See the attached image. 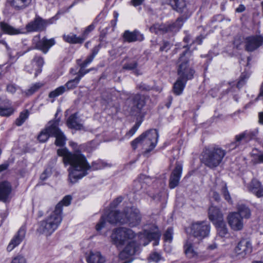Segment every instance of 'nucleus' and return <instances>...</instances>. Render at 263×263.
I'll use <instances>...</instances> for the list:
<instances>
[{"instance_id":"nucleus-16","label":"nucleus","mask_w":263,"mask_h":263,"mask_svg":"<svg viewBox=\"0 0 263 263\" xmlns=\"http://www.w3.org/2000/svg\"><path fill=\"white\" fill-rule=\"evenodd\" d=\"M252 252V246L250 241L243 239L241 240L234 249L236 255L240 258H245Z\"/></svg>"},{"instance_id":"nucleus-29","label":"nucleus","mask_w":263,"mask_h":263,"mask_svg":"<svg viewBox=\"0 0 263 263\" xmlns=\"http://www.w3.org/2000/svg\"><path fill=\"white\" fill-rule=\"evenodd\" d=\"M123 37L125 41L129 43L137 41H142L144 39L143 35L137 30H134L133 32L126 30L123 34Z\"/></svg>"},{"instance_id":"nucleus-7","label":"nucleus","mask_w":263,"mask_h":263,"mask_svg":"<svg viewBox=\"0 0 263 263\" xmlns=\"http://www.w3.org/2000/svg\"><path fill=\"white\" fill-rule=\"evenodd\" d=\"M136 236L135 233L131 229L121 227L115 229L111 235L112 242L117 247H122L126 241Z\"/></svg>"},{"instance_id":"nucleus-55","label":"nucleus","mask_w":263,"mask_h":263,"mask_svg":"<svg viewBox=\"0 0 263 263\" xmlns=\"http://www.w3.org/2000/svg\"><path fill=\"white\" fill-rule=\"evenodd\" d=\"M137 87L138 89L141 91H148L151 89L150 86L143 83H140L138 84L137 86Z\"/></svg>"},{"instance_id":"nucleus-4","label":"nucleus","mask_w":263,"mask_h":263,"mask_svg":"<svg viewBox=\"0 0 263 263\" xmlns=\"http://www.w3.org/2000/svg\"><path fill=\"white\" fill-rule=\"evenodd\" d=\"M62 220L60 204H57L54 210L44 220L39 223L37 232L47 236H50L58 229Z\"/></svg>"},{"instance_id":"nucleus-57","label":"nucleus","mask_w":263,"mask_h":263,"mask_svg":"<svg viewBox=\"0 0 263 263\" xmlns=\"http://www.w3.org/2000/svg\"><path fill=\"white\" fill-rule=\"evenodd\" d=\"M171 47L170 43L168 41H163L162 45L160 48L161 51H167Z\"/></svg>"},{"instance_id":"nucleus-39","label":"nucleus","mask_w":263,"mask_h":263,"mask_svg":"<svg viewBox=\"0 0 263 263\" xmlns=\"http://www.w3.org/2000/svg\"><path fill=\"white\" fill-rule=\"evenodd\" d=\"M186 82L184 80L178 77L177 80L174 84L173 91L174 93L176 95L181 94L185 87Z\"/></svg>"},{"instance_id":"nucleus-14","label":"nucleus","mask_w":263,"mask_h":263,"mask_svg":"<svg viewBox=\"0 0 263 263\" xmlns=\"http://www.w3.org/2000/svg\"><path fill=\"white\" fill-rule=\"evenodd\" d=\"M44 64V59L35 55L31 63L25 66V70L30 74L34 73V77L36 78L41 72Z\"/></svg>"},{"instance_id":"nucleus-13","label":"nucleus","mask_w":263,"mask_h":263,"mask_svg":"<svg viewBox=\"0 0 263 263\" xmlns=\"http://www.w3.org/2000/svg\"><path fill=\"white\" fill-rule=\"evenodd\" d=\"M145 104V98L144 96L140 94L133 95L131 99L130 114L134 116L140 115Z\"/></svg>"},{"instance_id":"nucleus-56","label":"nucleus","mask_w":263,"mask_h":263,"mask_svg":"<svg viewBox=\"0 0 263 263\" xmlns=\"http://www.w3.org/2000/svg\"><path fill=\"white\" fill-rule=\"evenodd\" d=\"M123 200V197L121 196L118 197L116 198L111 203H110V208H116L119 203H120Z\"/></svg>"},{"instance_id":"nucleus-38","label":"nucleus","mask_w":263,"mask_h":263,"mask_svg":"<svg viewBox=\"0 0 263 263\" xmlns=\"http://www.w3.org/2000/svg\"><path fill=\"white\" fill-rule=\"evenodd\" d=\"M63 37L66 42L70 44H82L84 42V38H82L81 36H77L73 33H70L67 35L64 34Z\"/></svg>"},{"instance_id":"nucleus-27","label":"nucleus","mask_w":263,"mask_h":263,"mask_svg":"<svg viewBox=\"0 0 263 263\" xmlns=\"http://www.w3.org/2000/svg\"><path fill=\"white\" fill-rule=\"evenodd\" d=\"M247 189L248 191L253 194L258 198L263 197V186L261 183L256 179L252 180L251 182L248 185Z\"/></svg>"},{"instance_id":"nucleus-40","label":"nucleus","mask_w":263,"mask_h":263,"mask_svg":"<svg viewBox=\"0 0 263 263\" xmlns=\"http://www.w3.org/2000/svg\"><path fill=\"white\" fill-rule=\"evenodd\" d=\"M42 86L43 84L41 83H35L32 84L28 89L22 90L21 93L24 96L29 97L36 92Z\"/></svg>"},{"instance_id":"nucleus-1","label":"nucleus","mask_w":263,"mask_h":263,"mask_svg":"<svg viewBox=\"0 0 263 263\" xmlns=\"http://www.w3.org/2000/svg\"><path fill=\"white\" fill-rule=\"evenodd\" d=\"M57 155L63 157V162L65 165H70L68 171V179L71 183H76L86 176L88 171L102 169L106 165V163L101 160L93 161L90 165L85 156L80 151L72 153L65 147L58 149Z\"/></svg>"},{"instance_id":"nucleus-17","label":"nucleus","mask_w":263,"mask_h":263,"mask_svg":"<svg viewBox=\"0 0 263 263\" xmlns=\"http://www.w3.org/2000/svg\"><path fill=\"white\" fill-rule=\"evenodd\" d=\"M139 244L140 243H137L135 241L128 242L125 248L120 253L119 258L122 260L126 259L138 254L140 251Z\"/></svg>"},{"instance_id":"nucleus-58","label":"nucleus","mask_w":263,"mask_h":263,"mask_svg":"<svg viewBox=\"0 0 263 263\" xmlns=\"http://www.w3.org/2000/svg\"><path fill=\"white\" fill-rule=\"evenodd\" d=\"M18 87L15 84H10L7 86V91L11 93H14Z\"/></svg>"},{"instance_id":"nucleus-46","label":"nucleus","mask_w":263,"mask_h":263,"mask_svg":"<svg viewBox=\"0 0 263 263\" xmlns=\"http://www.w3.org/2000/svg\"><path fill=\"white\" fill-rule=\"evenodd\" d=\"M251 156L253 157L252 161L254 163H263V153L259 154L252 153Z\"/></svg>"},{"instance_id":"nucleus-6","label":"nucleus","mask_w":263,"mask_h":263,"mask_svg":"<svg viewBox=\"0 0 263 263\" xmlns=\"http://www.w3.org/2000/svg\"><path fill=\"white\" fill-rule=\"evenodd\" d=\"M226 155V151L218 146L206 148L202 152V163L210 168L217 167Z\"/></svg>"},{"instance_id":"nucleus-44","label":"nucleus","mask_w":263,"mask_h":263,"mask_svg":"<svg viewBox=\"0 0 263 263\" xmlns=\"http://www.w3.org/2000/svg\"><path fill=\"white\" fill-rule=\"evenodd\" d=\"M29 112L27 110L20 113L19 117L15 120V124L17 126H21L26 120L28 118Z\"/></svg>"},{"instance_id":"nucleus-50","label":"nucleus","mask_w":263,"mask_h":263,"mask_svg":"<svg viewBox=\"0 0 263 263\" xmlns=\"http://www.w3.org/2000/svg\"><path fill=\"white\" fill-rule=\"evenodd\" d=\"M141 124V121H137L133 127L126 133V136L129 137L133 136L137 132Z\"/></svg>"},{"instance_id":"nucleus-53","label":"nucleus","mask_w":263,"mask_h":263,"mask_svg":"<svg viewBox=\"0 0 263 263\" xmlns=\"http://www.w3.org/2000/svg\"><path fill=\"white\" fill-rule=\"evenodd\" d=\"M10 263H27L25 258L21 255H17L12 258Z\"/></svg>"},{"instance_id":"nucleus-20","label":"nucleus","mask_w":263,"mask_h":263,"mask_svg":"<svg viewBox=\"0 0 263 263\" xmlns=\"http://www.w3.org/2000/svg\"><path fill=\"white\" fill-rule=\"evenodd\" d=\"M182 172V164L176 162L175 167L173 170L169 179V187L171 189L175 188L179 184Z\"/></svg>"},{"instance_id":"nucleus-62","label":"nucleus","mask_w":263,"mask_h":263,"mask_svg":"<svg viewBox=\"0 0 263 263\" xmlns=\"http://www.w3.org/2000/svg\"><path fill=\"white\" fill-rule=\"evenodd\" d=\"M9 166V164L8 163H4L0 165V173L6 170Z\"/></svg>"},{"instance_id":"nucleus-52","label":"nucleus","mask_w":263,"mask_h":263,"mask_svg":"<svg viewBox=\"0 0 263 263\" xmlns=\"http://www.w3.org/2000/svg\"><path fill=\"white\" fill-rule=\"evenodd\" d=\"M95 58L91 55H88L85 60L82 63L80 69H83V72H85L84 68L86 67L89 64H90Z\"/></svg>"},{"instance_id":"nucleus-43","label":"nucleus","mask_w":263,"mask_h":263,"mask_svg":"<svg viewBox=\"0 0 263 263\" xmlns=\"http://www.w3.org/2000/svg\"><path fill=\"white\" fill-rule=\"evenodd\" d=\"M13 107L10 104L7 106H0V116L3 117H8L13 113Z\"/></svg>"},{"instance_id":"nucleus-48","label":"nucleus","mask_w":263,"mask_h":263,"mask_svg":"<svg viewBox=\"0 0 263 263\" xmlns=\"http://www.w3.org/2000/svg\"><path fill=\"white\" fill-rule=\"evenodd\" d=\"M249 76L247 73H242L237 83V87L239 89L242 87L245 84Z\"/></svg>"},{"instance_id":"nucleus-45","label":"nucleus","mask_w":263,"mask_h":263,"mask_svg":"<svg viewBox=\"0 0 263 263\" xmlns=\"http://www.w3.org/2000/svg\"><path fill=\"white\" fill-rule=\"evenodd\" d=\"M101 14H100L95 20L93 23H92L91 25H89L88 27H87L85 30L83 31V32L82 34L81 37L82 38H84V41L85 40L87 37L88 35L90 32H91L92 30H94L95 28V23L96 22L98 21V18L100 16Z\"/></svg>"},{"instance_id":"nucleus-9","label":"nucleus","mask_w":263,"mask_h":263,"mask_svg":"<svg viewBox=\"0 0 263 263\" xmlns=\"http://www.w3.org/2000/svg\"><path fill=\"white\" fill-rule=\"evenodd\" d=\"M191 230L194 239L201 241L209 235L210 224L206 221H197L192 223Z\"/></svg>"},{"instance_id":"nucleus-60","label":"nucleus","mask_w":263,"mask_h":263,"mask_svg":"<svg viewBox=\"0 0 263 263\" xmlns=\"http://www.w3.org/2000/svg\"><path fill=\"white\" fill-rule=\"evenodd\" d=\"M242 144L241 141H237L236 139V135L235 137V141L229 144V147L231 149H235L238 147Z\"/></svg>"},{"instance_id":"nucleus-54","label":"nucleus","mask_w":263,"mask_h":263,"mask_svg":"<svg viewBox=\"0 0 263 263\" xmlns=\"http://www.w3.org/2000/svg\"><path fill=\"white\" fill-rule=\"evenodd\" d=\"M149 259L156 262H158L161 259V256L159 253L154 252L150 255Z\"/></svg>"},{"instance_id":"nucleus-41","label":"nucleus","mask_w":263,"mask_h":263,"mask_svg":"<svg viewBox=\"0 0 263 263\" xmlns=\"http://www.w3.org/2000/svg\"><path fill=\"white\" fill-rule=\"evenodd\" d=\"M49 127V122L45 128L41 132L40 134L37 137V139L40 142H45L49 138L51 137V133H49L47 128Z\"/></svg>"},{"instance_id":"nucleus-28","label":"nucleus","mask_w":263,"mask_h":263,"mask_svg":"<svg viewBox=\"0 0 263 263\" xmlns=\"http://www.w3.org/2000/svg\"><path fill=\"white\" fill-rule=\"evenodd\" d=\"M11 191V185L9 182L6 181L0 182V200L7 202Z\"/></svg>"},{"instance_id":"nucleus-47","label":"nucleus","mask_w":263,"mask_h":263,"mask_svg":"<svg viewBox=\"0 0 263 263\" xmlns=\"http://www.w3.org/2000/svg\"><path fill=\"white\" fill-rule=\"evenodd\" d=\"M138 63L136 61H131L125 63L123 66V69L128 70H132L137 68Z\"/></svg>"},{"instance_id":"nucleus-59","label":"nucleus","mask_w":263,"mask_h":263,"mask_svg":"<svg viewBox=\"0 0 263 263\" xmlns=\"http://www.w3.org/2000/svg\"><path fill=\"white\" fill-rule=\"evenodd\" d=\"M101 47H102L101 43L93 47V48L91 50V53L90 55H91L92 57H93L95 58L96 57V55L98 53V52Z\"/></svg>"},{"instance_id":"nucleus-11","label":"nucleus","mask_w":263,"mask_h":263,"mask_svg":"<svg viewBox=\"0 0 263 263\" xmlns=\"http://www.w3.org/2000/svg\"><path fill=\"white\" fill-rule=\"evenodd\" d=\"M53 18L44 20L42 17L36 16L33 21L26 25V28L29 32L42 31L45 30L48 25L53 23Z\"/></svg>"},{"instance_id":"nucleus-32","label":"nucleus","mask_w":263,"mask_h":263,"mask_svg":"<svg viewBox=\"0 0 263 263\" xmlns=\"http://www.w3.org/2000/svg\"><path fill=\"white\" fill-rule=\"evenodd\" d=\"M184 21L182 17H178L175 22L167 23V30L168 32L176 33L178 32L183 24Z\"/></svg>"},{"instance_id":"nucleus-15","label":"nucleus","mask_w":263,"mask_h":263,"mask_svg":"<svg viewBox=\"0 0 263 263\" xmlns=\"http://www.w3.org/2000/svg\"><path fill=\"white\" fill-rule=\"evenodd\" d=\"M33 44L35 48L42 51L44 53H46L49 49L55 44L53 38L47 39L45 37L42 40L40 39V36H35L33 39Z\"/></svg>"},{"instance_id":"nucleus-2","label":"nucleus","mask_w":263,"mask_h":263,"mask_svg":"<svg viewBox=\"0 0 263 263\" xmlns=\"http://www.w3.org/2000/svg\"><path fill=\"white\" fill-rule=\"evenodd\" d=\"M141 220L139 210L133 207L126 208L124 213L118 211H106L97 224L96 229L97 231H101L106 227L107 222L111 224H127L129 227H134L139 224Z\"/></svg>"},{"instance_id":"nucleus-8","label":"nucleus","mask_w":263,"mask_h":263,"mask_svg":"<svg viewBox=\"0 0 263 263\" xmlns=\"http://www.w3.org/2000/svg\"><path fill=\"white\" fill-rule=\"evenodd\" d=\"M90 69L83 72V69H80L78 76L74 79L68 81L65 85L61 86L55 90L51 91L49 94V98L54 99L56 97L62 95L66 91L75 88L79 84L81 78L87 73L90 71Z\"/></svg>"},{"instance_id":"nucleus-30","label":"nucleus","mask_w":263,"mask_h":263,"mask_svg":"<svg viewBox=\"0 0 263 263\" xmlns=\"http://www.w3.org/2000/svg\"><path fill=\"white\" fill-rule=\"evenodd\" d=\"M86 260L87 263H104L105 257L100 252L90 251L86 254Z\"/></svg>"},{"instance_id":"nucleus-35","label":"nucleus","mask_w":263,"mask_h":263,"mask_svg":"<svg viewBox=\"0 0 263 263\" xmlns=\"http://www.w3.org/2000/svg\"><path fill=\"white\" fill-rule=\"evenodd\" d=\"M236 207L237 211L235 212L239 213V215L242 219H249L250 218L251 212L248 206L242 203H238Z\"/></svg>"},{"instance_id":"nucleus-51","label":"nucleus","mask_w":263,"mask_h":263,"mask_svg":"<svg viewBox=\"0 0 263 263\" xmlns=\"http://www.w3.org/2000/svg\"><path fill=\"white\" fill-rule=\"evenodd\" d=\"M173 229L172 228L170 227L167 228L165 233L164 234V237L165 241H171L173 238Z\"/></svg>"},{"instance_id":"nucleus-63","label":"nucleus","mask_w":263,"mask_h":263,"mask_svg":"<svg viewBox=\"0 0 263 263\" xmlns=\"http://www.w3.org/2000/svg\"><path fill=\"white\" fill-rule=\"evenodd\" d=\"M144 0H132L131 2L134 6H137L142 4Z\"/></svg>"},{"instance_id":"nucleus-42","label":"nucleus","mask_w":263,"mask_h":263,"mask_svg":"<svg viewBox=\"0 0 263 263\" xmlns=\"http://www.w3.org/2000/svg\"><path fill=\"white\" fill-rule=\"evenodd\" d=\"M217 228V232L221 237H225L228 234V229L224 221L215 224Z\"/></svg>"},{"instance_id":"nucleus-33","label":"nucleus","mask_w":263,"mask_h":263,"mask_svg":"<svg viewBox=\"0 0 263 263\" xmlns=\"http://www.w3.org/2000/svg\"><path fill=\"white\" fill-rule=\"evenodd\" d=\"M0 28L4 33L9 35H16L22 33L21 29L15 28L5 22H0Z\"/></svg>"},{"instance_id":"nucleus-34","label":"nucleus","mask_w":263,"mask_h":263,"mask_svg":"<svg viewBox=\"0 0 263 263\" xmlns=\"http://www.w3.org/2000/svg\"><path fill=\"white\" fill-rule=\"evenodd\" d=\"M67 124L69 128L77 130L81 129L82 127V124L80 123L76 113L69 116L67 121Z\"/></svg>"},{"instance_id":"nucleus-31","label":"nucleus","mask_w":263,"mask_h":263,"mask_svg":"<svg viewBox=\"0 0 263 263\" xmlns=\"http://www.w3.org/2000/svg\"><path fill=\"white\" fill-rule=\"evenodd\" d=\"M32 0H8L10 6L15 10H22L29 7Z\"/></svg>"},{"instance_id":"nucleus-24","label":"nucleus","mask_w":263,"mask_h":263,"mask_svg":"<svg viewBox=\"0 0 263 263\" xmlns=\"http://www.w3.org/2000/svg\"><path fill=\"white\" fill-rule=\"evenodd\" d=\"M26 235L25 229L22 227L17 231V233L14 236L11 240L10 243L7 246V250L8 252L11 251L16 246L19 245L24 239Z\"/></svg>"},{"instance_id":"nucleus-19","label":"nucleus","mask_w":263,"mask_h":263,"mask_svg":"<svg viewBox=\"0 0 263 263\" xmlns=\"http://www.w3.org/2000/svg\"><path fill=\"white\" fill-rule=\"evenodd\" d=\"M200 241L190 238L187 239L183 245L184 252L187 258H192L198 256L197 245Z\"/></svg>"},{"instance_id":"nucleus-49","label":"nucleus","mask_w":263,"mask_h":263,"mask_svg":"<svg viewBox=\"0 0 263 263\" xmlns=\"http://www.w3.org/2000/svg\"><path fill=\"white\" fill-rule=\"evenodd\" d=\"M72 198L70 195H67L65 196L62 200H61L60 202H59L57 204H60L61 209V213H62V206L63 205L68 206L69 205L71 201Z\"/></svg>"},{"instance_id":"nucleus-61","label":"nucleus","mask_w":263,"mask_h":263,"mask_svg":"<svg viewBox=\"0 0 263 263\" xmlns=\"http://www.w3.org/2000/svg\"><path fill=\"white\" fill-rule=\"evenodd\" d=\"M245 10H246V7L243 5L240 4L236 9L235 11L238 13H241V12H243Z\"/></svg>"},{"instance_id":"nucleus-64","label":"nucleus","mask_w":263,"mask_h":263,"mask_svg":"<svg viewBox=\"0 0 263 263\" xmlns=\"http://www.w3.org/2000/svg\"><path fill=\"white\" fill-rule=\"evenodd\" d=\"M258 118L259 123L263 125V111L259 112Z\"/></svg>"},{"instance_id":"nucleus-3","label":"nucleus","mask_w":263,"mask_h":263,"mask_svg":"<svg viewBox=\"0 0 263 263\" xmlns=\"http://www.w3.org/2000/svg\"><path fill=\"white\" fill-rule=\"evenodd\" d=\"M184 47H187V49L180 54L177 63V74L179 78L187 82L193 78L195 71L192 62V51L188 46Z\"/></svg>"},{"instance_id":"nucleus-21","label":"nucleus","mask_w":263,"mask_h":263,"mask_svg":"<svg viewBox=\"0 0 263 263\" xmlns=\"http://www.w3.org/2000/svg\"><path fill=\"white\" fill-rule=\"evenodd\" d=\"M228 223L232 229L234 231H239L243 227V219L239 213L235 212H231L227 217Z\"/></svg>"},{"instance_id":"nucleus-18","label":"nucleus","mask_w":263,"mask_h":263,"mask_svg":"<svg viewBox=\"0 0 263 263\" xmlns=\"http://www.w3.org/2000/svg\"><path fill=\"white\" fill-rule=\"evenodd\" d=\"M263 45V36L260 35L249 36L245 39V49L252 52Z\"/></svg>"},{"instance_id":"nucleus-12","label":"nucleus","mask_w":263,"mask_h":263,"mask_svg":"<svg viewBox=\"0 0 263 263\" xmlns=\"http://www.w3.org/2000/svg\"><path fill=\"white\" fill-rule=\"evenodd\" d=\"M214 189L215 191H213L212 195V197L214 200L217 202L220 200V195L217 192V191H220L224 199L229 203H232V200L225 182L220 180L216 181Z\"/></svg>"},{"instance_id":"nucleus-23","label":"nucleus","mask_w":263,"mask_h":263,"mask_svg":"<svg viewBox=\"0 0 263 263\" xmlns=\"http://www.w3.org/2000/svg\"><path fill=\"white\" fill-rule=\"evenodd\" d=\"M160 233L158 231L154 232L145 231L143 234H140L139 237L140 238V243H142L143 246L147 245L149 241L155 240L154 245H157L158 240L160 239Z\"/></svg>"},{"instance_id":"nucleus-5","label":"nucleus","mask_w":263,"mask_h":263,"mask_svg":"<svg viewBox=\"0 0 263 263\" xmlns=\"http://www.w3.org/2000/svg\"><path fill=\"white\" fill-rule=\"evenodd\" d=\"M159 137L158 132L155 129L148 130L131 142V145L136 149L141 145L145 149L144 153L152 151L156 146Z\"/></svg>"},{"instance_id":"nucleus-26","label":"nucleus","mask_w":263,"mask_h":263,"mask_svg":"<svg viewBox=\"0 0 263 263\" xmlns=\"http://www.w3.org/2000/svg\"><path fill=\"white\" fill-rule=\"evenodd\" d=\"M208 217L214 224L224 221L223 214L220 210L213 205H211L209 208Z\"/></svg>"},{"instance_id":"nucleus-37","label":"nucleus","mask_w":263,"mask_h":263,"mask_svg":"<svg viewBox=\"0 0 263 263\" xmlns=\"http://www.w3.org/2000/svg\"><path fill=\"white\" fill-rule=\"evenodd\" d=\"M149 31L151 33L156 34L166 33H167L166 23H155L149 28Z\"/></svg>"},{"instance_id":"nucleus-25","label":"nucleus","mask_w":263,"mask_h":263,"mask_svg":"<svg viewBox=\"0 0 263 263\" xmlns=\"http://www.w3.org/2000/svg\"><path fill=\"white\" fill-rule=\"evenodd\" d=\"M258 131L257 129L253 130H246L239 135H236L237 141H241L242 143H247L251 140H255L258 135Z\"/></svg>"},{"instance_id":"nucleus-10","label":"nucleus","mask_w":263,"mask_h":263,"mask_svg":"<svg viewBox=\"0 0 263 263\" xmlns=\"http://www.w3.org/2000/svg\"><path fill=\"white\" fill-rule=\"evenodd\" d=\"M59 119L49 121V127L47 129L51 133V137L55 138V145L61 147L65 145L66 137L59 128Z\"/></svg>"},{"instance_id":"nucleus-36","label":"nucleus","mask_w":263,"mask_h":263,"mask_svg":"<svg viewBox=\"0 0 263 263\" xmlns=\"http://www.w3.org/2000/svg\"><path fill=\"white\" fill-rule=\"evenodd\" d=\"M145 178L144 175H140L139 178L134 182V190L135 192L142 193L145 192L147 185L143 182Z\"/></svg>"},{"instance_id":"nucleus-22","label":"nucleus","mask_w":263,"mask_h":263,"mask_svg":"<svg viewBox=\"0 0 263 263\" xmlns=\"http://www.w3.org/2000/svg\"><path fill=\"white\" fill-rule=\"evenodd\" d=\"M168 4L177 12L182 14L183 16L187 17L190 14L187 4L184 0H169Z\"/></svg>"}]
</instances>
